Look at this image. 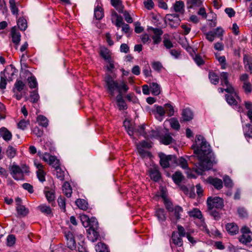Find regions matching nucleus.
<instances>
[{"label": "nucleus", "mask_w": 252, "mask_h": 252, "mask_svg": "<svg viewBox=\"0 0 252 252\" xmlns=\"http://www.w3.org/2000/svg\"><path fill=\"white\" fill-rule=\"evenodd\" d=\"M192 148L198 159V162L195 164L193 169L196 173L202 174L204 171L209 170L212 167L213 154L209 144L204 137L200 135L196 136L195 144L192 146Z\"/></svg>", "instance_id": "f257e3e1"}, {"label": "nucleus", "mask_w": 252, "mask_h": 252, "mask_svg": "<svg viewBox=\"0 0 252 252\" xmlns=\"http://www.w3.org/2000/svg\"><path fill=\"white\" fill-rule=\"evenodd\" d=\"M104 81V87L111 97H114L116 92L118 93V94L116 97V99L119 109H126L127 105L123 98L122 94L126 93L129 89L126 83L124 81L118 82L115 80L109 74L106 75Z\"/></svg>", "instance_id": "f03ea898"}, {"label": "nucleus", "mask_w": 252, "mask_h": 252, "mask_svg": "<svg viewBox=\"0 0 252 252\" xmlns=\"http://www.w3.org/2000/svg\"><path fill=\"white\" fill-rule=\"evenodd\" d=\"M228 74L226 72H222L220 74L221 85L226 87L225 91L229 94L226 95V100L230 105H236L238 102L236 99H239L237 93L228 80Z\"/></svg>", "instance_id": "7ed1b4c3"}, {"label": "nucleus", "mask_w": 252, "mask_h": 252, "mask_svg": "<svg viewBox=\"0 0 252 252\" xmlns=\"http://www.w3.org/2000/svg\"><path fill=\"white\" fill-rule=\"evenodd\" d=\"M10 174L16 180H24L25 175L29 172V167L25 164H22L19 166L15 163L9 167Z\"/></svg>", "instance_id": "20e7f679"}, {"label": "nucleus", "mask_w": 252, "mask_h": 252, "mask_svg": "<svg viewBox=\"0 0 252 252\" xmlns=\"http://www.w3.org/2000/svg\"><path fill=\"white\" fill-rule=\"evenodd\" d=\"M207 202L208 209H221L223 206V200L219 197H209Z\"/></svg>", "instance_id": "39448f33"}, {"label": "nucleus", "mask_w": 252, "mask_h": 252, "mask_svg": "<svg viewBox=\"0 0 252 252\" xmlns=\"http://www.w3.org/2000/svg\"><path fill=\"white\" fill-rule=\"evenodd\" d=\"M81 220L85 227H89V228L92 229H98V223L95 218L89 219L87 216L82 215L81 216Z\"/></svg>", "instance_id": "423d86ee"}, {"label": "nucleus", "mask_w": 252, "mask_h": 252, "mask_svg": "<svg viewBox=\"0 0 252 252\" xmlns=\"http://www.w3.org/2000/svg\"><path fill=\"white\" fill-rule=\"evenodd\" d=\"M148 172L151 179L153 181L157 182L160 180L161 174L157 165L153 163L151 164L148 169Z\"/></svg>", "instance_id": "0eeeda50"}, {"label": "nucleus", "mask_w": 252, "mask_h": 252, "mask_svg": "<svg viewBox=\"0 0 252 252\" xmlns=\"http://www.w3.org/2000/svg\"><path fill=\"white\" fill-rule=\"evenodd\" d=\"M160 158V164L163 168L169 166L170 162L175 160L176 157L171 155H166L163 153L158 154Z\"/></svg>", "instance_id": "6e6552de"}, {"label": "nucleus", "mask_w": 252, "mask_h": 252, "mask_svg": "<svg viewBox=\"0 0 252 252\" xmlns=\"http://www.w3.org/2000/svg\"><path fill=\"white\" fill-rule=\"evenodd\" d=\"M188 214L189 217H193L194 218H197L200 220L202 221V229H205L207 233L209 234V231L207 229L206 225L204 221H203V216L201 211L197 208H194L192 210L188 212Z\"/></svg>", "instance_id": "1a4fd4ad"}, {"label": "nucleus", "mask_w": 252, "mask_h": 252, "mask_svg": "<svg viewBox=\"0 0 252 252\" xmlns=\"http://www.w3.org/2000/svg\"><path fill=\"white\" fill-rule=\"evenodd\" d=\"M42 158L45 162H46L54 168L60 165V161L56 157L51 156L47 153L43 154Z\"/></svg>", "instance_id": "9d476101"}, {"label": "nucleus", "mask_w": 252, "mask_h": 252, "mask_svg": "<svg viewBox=\"0 0 252 252\" xmlns=\"http://www.w3.org/2000/svg\"><path fill=\"white\" fill-rule=\"evenodd\" d=\"M64 236L67 247L71 250H75L76 249V242L73 232L70 231H66L64 232Z\"/></svg>", "instance_id": "9b49d317"}, {"label": "nucleus", "mask_w": 252, "mask_h": 252, "mask_svg": "<svg viewBox=\"0 0 252 252\" xmlns=\"http://www.w3.org/2000/svg\"><path fill=\"white\" fill-rule=\"evenodd\" d=\"M147 30L149 32L152 31L154 34L152 37L154 43L155 44H158L161 40V36L163 33L162 31L160 29L153 27L148 28Z\"/></svg>", "instance_id": "f8f14e48"}, {"label": "nucleus", "mask_w": 252, "mask_h": 252, "mask_svg": "<svg viewBox=\"0 0 252 252\" xmlns=\"http://www.w3.org/2000/svg\"><path fill=\"white\" fill-rule=\"evenodd\" d=\"M206 181L207 183L213 186L217 189H220L222 188V181L220 179L209 177Z\"/></svg>", "instance_id": "ddd939ff"}, {"label": "nucleus", "mask_w": 252, "mask_h": 252, "mask_svg": "<svg viewBox=\"0 0 252 252\" xmlns=\"http://www.w3.org/2000/svg\"><path fill=\"white\" fill-rule=\"evenodd\" d=\"M34 164L38 169L37 176L39 180L42 182H44L45 180V173L43 171V165L36 161H34Z\"/></svg>", "instance_id": "4468645a"}, {"label": "nucleus", "mask_w": 252, "mask_h": 252, "mask_svg": "<svg viewBox=\"0 0 252 252\" xmlns=\"http://www.w3.org/2000/svg\"><path fill=\"white\" fill-rule=\"evenodd\" d=\"M173 210L170 211L169 213L171 216L172 220H178L181 218V214L183 212V208L178 205L175 206L172 208Z\"/></svg>", "instance_id": "2eb2a0df"}, {"label": "nucleus", "mask_w": 252, "mask_h": 252, "mask_svg": "<svg viewBox=\"0 0 252 252\" xmlns=\"http://www.w3.org/2000/svg\"><path fill=\"white\" fill-rule=\"evenodd\" d=\"M111 20L112 22L118 28L121 27L124 23L123 17L115 11H113L111 14Z\"/></svg>", "instance_id": "dca6fc26"}, {"label": "nucleus", "mask_w": 252, "mask_h": 252, "mask_svg": "<svg viewBox=\"0 0 252 252\" xmlns=\"http://www.w3.org/2000/svg\"><path fill=\"white\" fill-rule=\"evenodd\" d=\"M99 236L98 229L89 228L87 230V237L92 242L96 241L98 239Z\"/></svg>", "instance_id": "f3484780"}, {"label": "nucleus", "mask_w": 252, "mask_h": 252, "mask_svg": "<svg viewBox=\"0 0 252 252\" xmlns=\"http://www.w3.org/2000/svg\"><path fill=\"white\" fill-rule=\"evenodd\" d=\"M0 137H2L3 139L6 142H8L11 140L12 134L6 127H2L0 128Z\"/></svg>", "instance_id": "a211bd4d"}, {"label": "nucleus", "mask_w": 252, "mask_h": 252, "mask_svg": "<svg viewBox=\"0 0 252 252\" xmlns=\"http://www.w3.org/2000/svg\"><path fill=\"white\" fill-rule=\"evenodd\" d=\"M11 35L12 41L13 43L15 44V47L17 49L21 40L20 33L18 32H17L14 28H13L11 31Z\"/></svg>", "instance_id": "6ab92c4d"}, {"label": "nucleus", "mask_w": 252, "mask_h": 252, "mask_svg": "<svg viewBox=\"0 0 252 252\" xmlns=\"http://www.w3.org/2000/svg\"><path fill=\"white\" fill-rule=\"evenodd\" d=\"M46 199L49 203L54 202L55 199V191L50 189L49 188H45L44 191Z\"/></svg>", "instance_id": "aec40b11"}, {"label": "nucleus", "mask_w": 252, "mask_h": 252, "mask_svg": "<svg viewBox=\"0 0 252 252\" xmlns=\"http://www.w3.org/2000/svg\"><path fill=\"white\" fill-rule=\"evenodd\" d=\"M243 61L245 68L248 69L252 74V58L247 55H245Z\"/></svg>", "instance_id": "412c9836"}, {"label": "nucleus", "mask_w": 252, "mask_h": 252, "mask_svg": "<svg viewBox=\"0 0 252 252\" xmlns=\"http://www.w3.org/2000/svg\"><path fill=\"white\" fill-rule=\"evenodd\" d=\"M225 227L227 231L232 235H235L238 232V227L234 223L227 224Z\"/></svg>", "instance_id": "4be33fe9"}, {"label": "nucleus", "mask_w": 252, "mask_h": 252, "mask_svg": "<svg viewBox=\"0 0 252 252\" xmlns=\"http://www.w3.org/2000/svg\"><path fill=\"white\" fill-rule=\"evenodd\" d=\"M181 237L178 235L177 232L174 231L172 234V241L175 245L181 247L183 245V241Z\"/></svg>", "instance_id": "5701e85b"}, {"label": "nucleus", "mask_w": 252, "mask_h": 252, "mask_svg": "<svg viewBox=\"0 0 252 252\" xmlns=\"http://www.w3.org/2000/svg\"><path fill=\"white\" fill-rule=\"evenodd\" d=\"M174 162L177 165L180 166L183 169H188V164L187 161L185 158L183 157H180L178 158H177L176 157V159L174 161Z\"/></svg>", "instance_id": "b1692460"}, {"label": "nucleus", "mask_w": 252, "mask_h": 252, "mask_svg": "<svg viewBox=\"0 0 252 252\" xmlns=\"http://www.w3.org/2000/svg\"><path fill=\"white\" fill-rule=\"evenodd\" d=\"M137 149L139 154L142 158H151L152 156L150 152L148 151L145 150L144 148L141 146H137Z\"/></svg>", "instance_id": "393cba45"}, {"label": "nucleus", "mask_w": 252, "mask_h": 252, "mask_svg": "<svg viewBox=\"0 0 252 252\" xmlns=\"http://www.w3.org/2000/svg\"><path fill=\"white\" fill-rule=\"evenodd\" d=\"M193 118V115L190 109L188 108L185 109L182 112V118L184 121H189Z\"/></svg>", "instance_id": "a878e982"}, {"label": "nucleus", "mask_w": 252, "mask_h": 252, "mask_svg": "<svg viewBox=\"0 0 252 252\" xmlns=\"http://www.w3.org/2000/svg\"><path fill=\"white\" fill-rule=\"evenodd\" d=\"M152 94L155 95H158L160 93V87L157 83H152L150 85Z\"/></svg>", "instance_id": "bb28decb"}, {"label": "nucleus", "mask_w": 252, "mask_h": 252, "mask_svg": "<svg viewBox=\"0 0 252 252\" xmlns=\"http://www.w3.org/2000/svg\"><path fill=\"white\" fill-rule=\"evenodd\" d=\"M36 121L39 125L46 127L48 126V120L45 116L39 115L37 117Z\"/></svg>", "instance_id": "cd10ccee"}, {"label": "nucleus", "mask_w": 252, "mask_h": 252, "mask_svg": "<svg viewBox=\"0 0 252 252\" xmlns=\"http://www.w3.org/2000/svg\"><path fill=\"white\" fill-rule=\"evenodd\" d=\"M202 3V0H187V5L189 8L199 7Z\"/></svg>", "instance_id": "c85d7f7f"}, {"label": "nucleus", "mask_w": 252, "mask_h": 252, "mask_svg": "<svg viewBox=\"0 0 252 252\" xmlns=\"http://www.w3.org/2000/svg\"><path fill=\"white\" fill-rule=\"evenodd\" d=\"M156 216L160 221L163 222L166 220L165 213L163 209H158L156 212Z\"/></svg>", "instance_id": "c756f323"}, {"label": "nucleus", "mask_w": 252, "mask_h": 252, "mask_svg": "<svg viewBox=\"0 0 252 252\" xmlns=\"http://www.w3.org/2000/svg\"><path fill=\"white\" fill-rule=\"evenodd\" d=\"M38 209L40 211L46 215L52 214V210L50 206L45 204H41L38 206Z\"/></svg>", "instance_id": "7c9ffc66"}, {"label": "nucleus", "mask_w": 252, "mask_h": 252, "mask_svg": "<svg viewBox=\"0 0 252 252\" xmlns=\"http://www.w3.org/2000/svg\"><path fill=\"white\" fill-rule=\"evenodd\" d=\"M184 3L182 1H176L173 6L174 10L176 12L183 13L184 12Z\"/></svg>", "instance_id": "2f4dec72"}, {"label": "nucleus", "mask_w": 252, "mask_h": 252, "mask_svg": "<svg viewBox=\"0 0 252 252\" xmlns=\"http://www.w3.org/2000/svg\"><path fill=\"white\" fill-rule=\"evenodd\" d=\"M63 191L66 197H69L71 196L72 189L68 183L65 182L63 184Z\"/></svg>", "instance_id": "473e14b6"}, {"label": "nucleus", "mask_w": 252, "mask_h": 252, "mask_svg": "<svg viewBox=\"0 0 252 252\" xmlns=\"http://www.w3.org/2000/svg\"><path fill=\"white\" fill-rule=\"evenodd\" d=\"M75 204L80 209L86 210L88 207V204L87 202L82 199H78L75 201Z\"/></svg>", "instance_id": "72a5a7b5"}, {"label": "nucleus", "mask_w": 252, "mask_h": 252, "mask_svg": "<svg viewBox=\"0 0 252 252\" xmlns=\"http://www.w3.org/2000/svg\"><path fill=\"white\" fill-rule=\"evenodd\" d=\"M184 179V176L179 171H176L173 175H172V179L174 181V183L179 185L181 183L182 180Z\"/></svg>", "instance_id": "f704fd0d"}, {"label": "nucleus", "mask_w": 252, "mask_h": 252, "mask_svg": "<svg viewBox=\"0 0 252 252\" xmlns=\"http://www.w3.org/2000/svg\"><path fill=\"white\" fill-rule=\"evenodd\" d=\"M94 16L96 19L100 20L104 16L102 8L100 6H97L94 10Z\"/></svg>", "instance_id": "c9c22d12"}, {"label": "nucleus", "mask_w": 252, "mask_h": 252, "mask_svg": "<svg viewBox=\"0 0 252 252\" xmlns=\"http://www.w3.org/2000/svg\"><path fill=\"white\" fill-rule=\"evenodd\" d=\"M100 54L101 56L107 61H109V60L111 59L109 51L105 47L101 48Z\"/></svg>", "instance_id": "e433bc0d"}, {"label": "nucleus", "mask_w": 252, "mask_h": 252, "mask_svg": "<svg viewBox=\"0 0 252 252\" xmlns=\"http://www.w3.org/2000/svg\"><path fill=\"white\" fill-rule=\"evenodd\" d=\"M244 135L246 137L252 138V126L247 124L243 127Z\"/></svg>", "instance_id": "4c0bfd02"}, {"label": "nucleus", "mask_w": 252, "mask_h": 252, "mask_svg": "<svg viewBox=\"0 0 252 252\" xmlns=\"http://www.w3.org/2000/svg\"><path fill=\"white\" fill-rule=\"evenodd\" d=\"M10 8L13 15H18L19 10L16 4L15 0H9Z\"/></svg>", "instance_id": "58836bf2"}, {"label": "nucleus", "mask_w": 252, "mask_h": 252, "mask_svg": "<svg viewBox=\"0 0 252 252\" xmlns=\"http://www.w3.org/2000/svg\"><path fill=\"white\" fill-rule=\"evenodd\" d=\"M209 78L211 82L214 84L217 85L219 82V77L213 71H210L209 73Z\"/></svg>", "instance_id": "ea45409f"}, {"label": "nucleus", "mask_w": 252, "mask_h": 252, "mask_svg": "<svg viewBox=\"0 0 252 252\" xmlns=\"http://www.w3.org/2000/svg\"><path fill=\"white\" fill-rule=\"evenodd\" d=\"M24 87L25 84L22 81H17L14 84V93H16V91L21 92L24 89Z\"/></svg>", "instance_id": "a19ab883"}, {"label": "nucleus", "mask_w": 252, "mask_h": 252, "mask_svg": "<svg viewBox=\"0 0 252 252\" xmlns=\"http://www.w3.org/2000/svg\"><path fill=\"white\" fill-rule=\"evenodd\" d=\"M54 168L55 171L54 174L56 175V177L60 180H63L64 176V171L61 169L60 165Z\"/></svg>", "instance_id": "79ce46f5"}, {"label": "nucleus", "mask_w": 252, "mask_h": 252, "mask_svg": "<svg viewBox=\"0 0 252 252\" xmlns=\"http://www.w3.org/2000/svg\"><path fill=\"white\" fill-rule=\"evenodd\" d=\"M165 113L168 116L174 115V109L173 106L170 103H166L164 105Z\"/></svg>", "instance_id": "37998d69"}, {"label": "nucleus", "mask_w": 252, "mask_h": 252, "mask_svg": "<svg viewBox=\"0 0 252 252\" xmlns=\"http://www.w3.org/2000/svg\"><path fill=\"white\" fill-rule=\"evenodd\" d=\"M111 3L113 6L119 11H122L124 8L121 0H111Z\"/></svg>", "instance_id": "c03bdc74"}, {"label": "nucleus", "mask_w": 252, "mask_h": 252, "mask_svg": "<svg viewBox=\"0 0 252 252\" xmlns=\"http://www.w3.org/2000/svg\"><path fill=\"white\" fill-rule=\"evenodd\" d=\"M17 25L21 31H25L27 28V21L23 18H19L18 20Z\"/></svg>", "instance_id": "a18cd8bd"}, {"label": "nucleus", "mask_w": 252, "mask_h": 252, "mask_svg": "<svg viewBox=\"0 0 252 252\" xmlns=\"http://www.w3.org/2000/svg\"><path fill=\"white\" fill-rule=\"evenodd\" d=\"M16 151L15 150V149L12 146H8V147L7 148V149L6 151V156L8 158H14L16 156Z\"/></svg>", "instance_id": "49530a36"}, {"label": "nucleus", "mask_w": 252, "mask_h": 252, "mask_svg": "<svg viewBox=\"0 0 252 252\" xmlns=\"http://www.w3.org/2000/svg\"><path fill=\"white\" fill-rule=\"evenodd\" d=\"M96 252H108V249L104 243H98L95 246Z\"/></svg>", "instance_id": "de8ad7c7"}, {"label": "nucleus", "mask_w": 252, "mask_h": 252, "mask_svg": "<svg viewBox=\"0 0 252 252\" xmlns=\"http://www.w3.org/2000/svg\"><path fill=\"white\" fill-rule=\"evenodd\" d=\"M239 241L242 243L246 244L252 241V238L249 234H242L239 238Z\"/></svg>", "instance_id": "09e8293b"}, {"label": "nucleus", "mask_w": 252, "mask_h": 252, "mask_svg": "<svg viewBox=\"0 0 252 252\" xmlns=\"http://www.w3.org/2000/svg\"><path fill=\"white\" fill-rule=\"evenodd\" d=\"M173 140L172 137L169 134H165L161 138V142L165 145H169L172 143Z\"/></svg>", "instance_id": "8fccbe9b"}, {"label": "nucleus", "mask_w": 252, "mask_h": 252, "mask_svg": "<svg viewBox=\"0 0 252 252\" xmlns=\"http://www.w3.org/2000/svg\"><path fill=\"white\" fill-rule=\"evenodd\" d=\"M16 209L18 213L21 215L25 216L29 212L28 210L27 209L26 207L22 205H19L17 206L16 207Z\"/></svg>", "instance_id": "3c124183"}, {"label": "nucleus", "mask_w": 252, "mask_h": 252, "mask_svg": "<svg viewBox=\"0 0 252 252\" xmlns=\"http://www.w3.org/2000/svg\"><path fill=\"white\" fill-rule=\"evenodd\" d=\"M29 86L31 88H36L37 83L36 78L34 76H31L28 79Z\"/></svg>", "instance_id": "603ef678"}, {"label": "nucleus", "mask_w": 252, "mask_h": 252, "mask_svg": "<svg viewBox=\"0 0 252 252\" xmlns=\"http://www.w3.org/2000/svg\"><path fill=\"white\" fill-rule=\"evenodd\" d=\"M170 124L171 126L175 129L178 130L180 127V125L178 121L174 118L170 120Z\"/></svg>", "instance_id": "864d4df0"}, {"label": "nucleus", "mask_w": 252, "mask_h": 252, "mask_svg": "<svg viewBox=\"0 0 252 252\" xmlns=\"http://www.w3.org/2000/svg\"><path fill=\"white\" fill-rule=\"evenodd\" d=\"M242 87L247 94L250 93L252 91V87L250 81L244 83Z\"/></svg>", "instance_id": "5fc2aeb1"}, {"label": "nucleus", "mask_w": 252, "mask_h": 252, "mask_svg": "<svg viewBox=\"0 0 252 252\" xmlns=\"http://www.w3.org/2000/svg\"><path fill=\"white\" fill-rule=\"evenodd\" d=\"M58 202L59 206L62 210L63 211H65V199L63 197H60L58 199Z\"/></svg>", "instance_id": "6e6d98bb"}, {"label": "nucleus", "mask_w": 252, "mask_h": 252, "mask_svg": "<svg viewBox=\"0 0 252 252\" xmlns=\"http://www.w3.org/2000/svg\"><path fill=\"white\" fill-rule=\"evenodd\" d=\"M30 97L31 99V101L32 103L37 102L39 98V96L38 94L36 91H33L31 93L30 95Z\"/></svg>", "instance_id": "4d7b16f0"}, {"label": "nucleus", "mask_w": 252, "mask_h": 252, "mask_svg": "<svg viewBox=\"0 0 252 252\" xmlns=\"http://www.w3.org/2000/svg\"><path fill=\"white\" fill-rule=\"evenodd\" d=\"M164 203L166 209L169 212L173 210L172 208H174V206H173L172 203L170 201L166 198H164Z\"/></svg>", "instance_id": "13d9d810"}, {"label": "nucleus", "mask_w": 252, "mask_h": 252, "mask_svg": "<svg viewBox=\"0 0 252 252\" xmlns=\"http://www.w3.org/2000/svg\"><path fill=\"white\" fill-rule=\"evenodd\" d=\"M30 123L29 121H25L24 120H22L20 121L18 124V128L24 130L27 126L29 125Z\"/></svg>", "instance_id": "bf43d9fd"}, {"label": "nucleus", "mask_w": 252, "mask_h": 252, "mask_svg": "<svg viewBox=\"0 0 252 252\" xmlns=\"http://www.w3.org/2000/svg\"><path fill=\"white\" fill-rule=\"evenodd\" d=\"M124 125L127 130V132L128 134L130 136L133 135L134 131H133L132 127L131 126H129V122L125 121L124 122Z\"/></svg>", "instance_id": "052dcab7"}, {"label": "nucleus", "mask_w": 252, "mask_h": 252, "mask_svg": "<svg viewBox=\"0 0 252 252\" xmlns=\"http://www.w3.org/2000/svg\"><path fill=\"white\" fill-rule=\"evenodd\" d=\"M6 85V77L1 75L0 80V89L3 90L5 89Z\"/></svg>", "instance_id": "680f3d73"}, {"label": "nucleus", "mask_w": 252, "mask_h": 252, "mask_svg": "<svg viewBox=\"0 0 252 252\" xmlns=\"http://www.w3.org/2000/svg\"><path fill=\"white\" fill-rule=\"evenodd\" d=\"M156 112L159 115V116H163L165 114L164 107H162L161 106H157L156 107Z\"/></svg>", "instance_id": "e2e57ef3"}, {"label": "nucleus", "mask_w": 252, "mask_h": 252, "mask_svg": "<svg viewBox=\"0 0 252 252\" xmlns=\"http://www.w3.org/2000/svg\"><path fill=\"white\" fill-rule=\"evenodd\" d=\"M209 214L214 217L215 220H218L220 219V214L218 211H216L214 209H208Z\"/></svg>", "instance_id": "0e129e2a"}, {"label": "nucleus", "mask_w": 252, "mask_h": 252, "mask_svg": "<svg viewBox=\"0 0 252 252\" xmlns=\"http://www.w3.org/2000/svg\"><path fill=\"white\" fill-rule=\"evenodd\" d=\"M15 242V237L13 235H9L7 238V245L9 246H12Z\"/></svg>", "instance_id": "69168bd1"}, {"label": "nucleus", "mask_w": 252, "mask_h": 252, "mask_svg": "<svg viewBox=\"0 0 252 252\" xmlns=\"http://www.w3.org/2000/svg\"><path fill=\"white\" fill-rule=\"evenodd\" d=\"M153 68L156 70L159 71L162 68V64L158 62H154L152 64Z\"/></svg>", "instance_id": "338daca9"}, {"label": "nucleus", "mask_w": 252, "mask_h": 252, "mask_svg": "<svg viewBox=\"0 0 252 252\" xmlns=\"http://www.w3.org/2000/svg\"><path fill=\"white\" fill-rule=\"evenodd\" d=\"M223 181L224 183V185L228 187H231L232 186V181L230 179V178L227 176H226L223 178Z\"/></svg>", "instance_id": "774afa93"}]
</instances>
